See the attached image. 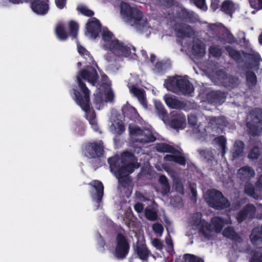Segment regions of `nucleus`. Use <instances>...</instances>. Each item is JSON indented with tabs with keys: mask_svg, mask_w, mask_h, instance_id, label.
I'll list each match as a JSON object with an SVG mask.
<instances>
[{
	"mask_svg": "<svg viewBox=\"0 0 262 262\" xmlns=\"http://www.w3.org/2000/svg\"><path fill=\"white\" fill-rule=\"evenodd\" d=\"M245 76L247 84L249 88L254 87L257 84V77L255 73L251 71H247L245 72Z\"/></svg>",
	"mask_w": 262,
	"mask_h": 262,
	"instance_id": "nucleus-31",
	"label": "nucleus"
},
{
	"mask_svg": "<svg viewBox=\"0 0 262 262\" xmlns=\"http://www.w3.org/2000/svg\"><path fill=\"white\" fill-rule=\"evenodd\" d=\"M152 245L158 250L161 251L163 249L164 245L159 238H155L152 241Z\"/></svg>",
	"mask_w": 262,
	"mask_h": 262,
	"instance_id": "nucleus-55",
	"label": "nucleus"
},
{
	"mask_svg": "<svg viewBox=\"0 0 262 262\" xmlns=\"http://www.w3.org/2000/svg\"><path fill=\"white\" fill-rule=\"evenodd\" d=\"M145 216L149 221H155L157 219L158 215L156 211L151 209L146 208L145 210Z\"/></svg>",
	"mask_w": 262,
	"mask_h": 262,
	"instance_id": "nucleus-45",
	"label": "nucleus"
},
{
	"mask_svg": "<svg viewBox=\"0 0 262 262\" xmlns=\"http://www.w3.org/2000/svg\"><path fill=\"white\" fill-rule=\"evenodd\" d=\"M202 216L201 212L194 213L191 216V224L195 226L205 238L209 239L211 236V225L202 219Z\"/></svg>",
	"mask_w": 262,
	"mask_h": 262,
	"instance_id": "nucleus-11",
	"label": "nucleus"
},
{
	"mask_svg": "<svg viewBox=\"0 0 262 262\" xmlns=\"http://www.w3.org/2000/svg\"><path fill=\"white\" fill-rule=\"evenodd\" d=\"M128 130L130 136L140 137V138H141L142 134L143 133L144 129H142L137 125L132 126L129 125Z\"/></svg>",
	"mask_w": 262,
	"mask_h": 262,
	"instance_id": "nucleus-41",
	"label": "nucleus"
},
{
	"mask_svg": "<svg viewBox=\"0 0 262 262\" xmlns=\"http://www.w3.org/2000/svg\"><path fill=\"white\" fill-rule=\"evenodd\" d=\"M255 186L259 190L262 191V174L259 176L256 182Z\"/></svg>",
	"mask_w": 262,
	"mask_h": 262,
	"instance_id": "nucleus-64",
	"label": "nucleus"
},
{
	"mask_svg": "<svg viewBox=\"0 0 262 262\" xmlns=\"http://www.w3.org/2000/svg\"><path fill=\"white\" fill-rule=\"evenodd\" d=\"M221 10L227 15H232L234 12V5L232 2L230 0L224 1L222 4Z\"/></svg>",
	"mask_w": 262,
	"mask_h": 262,
	"instance_id": "nucleus-34",
	"label": "nucleus"
},
{
	"mask_svg": "<svg viewBox=\"0 0 262 262\" xmlns=\"http://www.w3.org/2000/svg\"><path fill=\"white\" fill-rule=\"evenodd\" d=\"M123 115L130 120H134L137 118L138 114L136 110L132 106H123L122 108Z\"/></svg>",
	"mask_w": 262,
	"mask_h": 262,
	"instance_id": "nucleus-29",
	"label": "nucleus"
},
{
	"mask_svg": "<svg viewBox=\"0 0 262 262\" xmlns=\"http://www.w3.org/2000/svg\"><path fill=\"white\" fill-rule=\"evenodd\" d=\"M81 56L83 57L85 59L86 62L90 64L93 63L94 61V58L93 56L90 54V52L88 51V53H85L82 54Z\"/></svg>",
	"mask_w": 262,
	"mask_h": 262,
	"instance_id": "nucleus-60",
	"label": "nucleus"
},
{
	"mask_svg": "<svg viewBox=\"0 0 262 262\" xmlns=\"http://www.w3.org/2000/svg\"><path fill=\"white\" fill-rule=\"evenodd\" d=\"M134 153L125 151L121 154L122 165L120 172L121 173L129 174L133 173L135 169L139 168L140 164Z\"/></svg>",
	"mask_w": 262,
	"mask_h": 262,
	"instance_id": "nucleus-10",
	"label": "nucleus"
},
{
	"mask_svg": "<svg viewBox=\"0 0 262 262\" xmlns=\"http://www.w3.org/2000/svg\"><path fill=\"white\" fill-rule=\"evenodd\" d=\"M107 162L110 165L111 171L116 175L120 173L121 169V157L120 158L118 155H116L112 157H110L107 159Z\"/></svg>",
	"mask_w": 262,
	"mask_h": 262,
	"instance_id": "nucleus-21",
	"label": "nucleus"
},
{
	"mask_svg": "<svg viewBox=\"0 0 262 262\" xmlns=\"http://www.w3.org/2000/svg\"><path fill=\"white\" fill-rule=\"evenodd\" d=\"M254 176L255 171L254 169L249 166H244L237 171L238 178L242 181L250 180Z\"/></svg>",
	"mask_w": 262,
	"mask_h": 262,
	"instance_id": "nucleus-22",
	"label": "nucleus"
},
{
	"mask_svg": "<svg viewBox=\"0 0 262 262\" xmlns=\"http://www.w3.org/2000/svg\"><path fill=\"white\" fill-rule=\"evenodd\" d=\"M185 120V118L183 117H176L171 119L170 125L172 128L174 129L181 128H183Z\"/></svg>",
	"mask_w": 262,
	"mask_h": 262,
	"instance_id": "nucleus-35",
	"label": "nucleus"
},
{
	"mask_svg": "<svg viewBox=\"0 0 262 262\" xmlns=\"http://www.w3.org/2000/svg\"><path fill=\"white\" fill-rule=\"evenodd\" d=\"M219 79L221 84L227 88H235L238 86L239 82V78L237 77L228 75L224 71H220Z\"/></svg>",
	"mask_w": 262,
	"mask_h": 262,
	"instance_id": "nucleus-15",
	"label": "nucleus"
},
{
	"mask_svg": "<svg viewBox=\"0 0 262 262\" xmlns=\"http://www.w3.org/2000/svg\"><path fill=\"white\" fill-rule=\"evenodd\" d=\"M195 5L199 8L205 10L207 7L205 5V0H193Z\"/></svg>",
	"mask_w": 262,
	"mask_h": 262,
	"instance_id": "nucleus-57",
	"label": "nucleus"
},
{
	"mask_svg": "<svg viewBox=\"0 0 262 262\" xmlns=\"http://www.w3.org/2000/svg\"><path fill=\"white\" fill-rule=\"evenodd\" d=\"M250 262H262V253L257 251H254Z\"/></svg>",
	"mask_w": 262,
	"mask_h": 262,
	"instance_id": "nucleus-50",
	"label": "nucleus"
},
{
	"mask_svg": "<svg viewBox=\"0 0 262 262\" xmlns=\"http://www.w3.org/2000/svg\"><path fill=\"white\" fill-rule=\"evenodd\" d=\"M49 0H31L29 3L32 10L37 15H45L49 10Z\"/></svg>",
	"mask_w": 262,
	"mask_h": 262,
	"instance_id": "nucleus-12",
	"label": "nucleus"
},
{
	"mask_svg": "<svg viewBox=\"0 0 262 262\" xmlns=\"http://www.w3.org/2000/svg\"><path fill=\"white\" fill-rule=\"evenodd\" d=\"M222 234L224 237L235 242H239L241 239L240 236L231 226H228L225 228Z\"/></svg>",
	"mask_w": 262,
	"mask_h": 262,
	"instance_id": "nucleus-26",
	"label": "nucleus"
},
{
	"mask_svg": "<svg viewBox=\"0 0 262 262\" xmlns=\"http://www.w3.org/2000/svg\"><path fill=\"white\" fill-rule=\"evenodd\" d=\"M209 52L213 57L219 58L221 56L223 50L217 46H211L209 49Z\"/></svg>",
	"mask_w": 262,
	"mask_h": 262,
	"instance_id": "nucleus-44",
	"label": "nucleus"
},
{
	"mask_svg": "<svg viewBox=\"0 0 262 262\" xmlns=\"http://www.w3.org/2000/svg\"><path fill=\"white\" fill-rule=\"evenodd\" d=\"M156 138L152 134V132L148 129H144L143 133L142 134L141 138L138 139L141 143H146L152 142L156 141Z\"/></svg>",
	"mask_w": 262,
	"mask_h": 262,
	"instance_id": "nucleus-30",
	"label": "nucleus"
},
{
	"mask_svg": "<svg viewBox=\"0 0 262 262\" xmlns=\"http://www.w3.org/2000/svg\"><path fill=\"white\" fill-rule=\"evenodd\" d=\"M115 129L117 135H122L125 130L124 123L121 120L118 121L115 126Z\"/></svg>",
	"mask_w": 262,
	"mask_h": 262,
	"instance_id": "nucleus-48",
	"label": "nucleus"
},
{
	"mask_svg": "<svg viewBox=\"0 0 262 262\" xmlns=\"http://www.w3.org/2000/svg\"><path fill=\"white\" fill-rule=\"evenodd\" d=\"M220 41L223 43L226 42L230 44H233L237 42L236 38L229 31H227L223 35V36L220 38Z\"/></svg>",
	"mask_w": 262,
	"mask_h": 262,
	"instance_id": "nucleus-40",
	"label": "nucleus"
},
{
	"mask_svg": "<svg viewBox=\"0 0 262 262\" xmlns=\"http://www.w3.org/2000/svg\"><path fill=\"white\" fill-rule=\"evenodd\" d=\"M260 154V149L257 146H254L249 151L248 157L250 159L257 160Z\"/></svg>",
	"mask_w": 262,
	"mask_h": 262,
	"instance_id": "nucleus-43",
	"label": "nucleus"
},
{
	"mask_svg": "<svg viewBox=\"0 0 262 262\" xmlns=\"http://www.w3.org/2000/svg\"><path fill=\"white\" fill-rule=\"evenodd\" d=\"M178 17L182 20L192 23L194 20L193 12H189L186 9L183 8L177 13Z\"/></svg>",
	"mask_w": 262,
	"mask_h": 262,
	"instance_id": "nucleus-28",
	"label": "nucleus"
},
{
	"mask_svg": "<svg viewBox=\"0 0 262 262\" xmlns=\"http://www.w3.org/2000/svg\"><path fill=\"white\" fill-rule=\"evenodd\" d=\"M174 30L177 36L181 38L189 37L193 32L191 26L182 23H176Z\"/></svg>",
	"mask_w": 262,
	"mask_h": 262,
	"instance_id": "nucleus-17",
	"label": "nucleus"
},
{
	"mask_svg": "<svg viewBox=\"0 0 262 262\" xmlns=\"http://www.w3.org/2000/svg\"><path fill=\"white\" fill-rule=\"evenodd\" d=\"M157 151L160 152H167L173 154H177L179 151L172 146L165 143H158L156 146Z\"/></svg>",
	"mask_w": 262,
	"mask_h": 262,
	"instance_id": "nucleus-27",
	"label": "nucleus"
},
{
	"mask_svg": "<svg viewBox=\"0 0 262 262\" xmlns=\"http://www.w3.org/2000/svg\"><path fill=\"white\" fill-rule=\"evenodd\" d=\"M159 182L161 184L162 193L164 194H167L170 192V186L168 182L167 178L164 174L160 176Z\"/></svg>",
	"mask_w": 262,
	"mask_h": 262,
	"instance_id": "nucleus-32",
	"label": "nucleus"
},
{
	"mask_svg": "<svg viewBox=\"0 0 262 262\" xmlns=\"http://www.w3.org/2000/svg\"><path fill=\"white\" fill-rule=\"evenodd\" d=\"M244 191L247 195L253 199H256L258 198V195L255 193L254 187L251 183H246Z\"/></svg>",
	"mask_w": 262,
	"mask_h": 262,
	"instance_id": "nucleus-39",
	"label": "nucleus"
},
{
	"mask_svg": "<svg viewBox=\"0 0 262 262\" xmlns=\"http://www.w3.org/2000/svg\"><path fill=\"white\" fill-rule=\"evenodd\" d=\"M251 7L255 9H262V0H249Z\"/></svg>",
	"mask_w": 262,
	"mask_h": 262,
	"instance_id": "nucleus-53",
	"label": "nucleus"
},
{
	"mask_svg": "<svg viewBox=\"0 0 262 262\" xmlns=\"http://www.w3.org/2000/svg\"><path fill=\"white\" fill-rule=\"evenodd\" d=\"M164 99L166 105L170 108L179 109L182 107V103L174 97L165 95Z\"/></svg>",
	"mask_w": 262,
	"mask_h": 262,
	"instance_id": "nucleus-25",
	"label": "nucleus"
},
{
	"mask_svg": "<svg viewBox=\"0 0 262 262\" xmlns=\"http://www.w3.org/2000/svg\"><path fill=\"white\" fill-rule=\"evenodd\" d=\"M165 243L166 245H167L168 247L170 250H173V242L172 240L169 235V234H168V235L165 237Z\"/></svg>",
	"mask_w": 262,
	"mask_h": 262,
	"instance_id": "nucleus-62",
	"label": "nucleus"
},
{
	"mask_svg": "<svg viewBox=\"0 0 262 262\" xmlns=\"http://www.w3.org/2000/svg\"><path fill=\"white\" fill-rule=\"evenodd\" d=\"M130 91L138 99H142L144 98V92L143 90L133 85L130 89Z\"/></svg>",
	"mask_w": 262,
	"mask_h": 262,
	"instance_id": "nucleus-49",
	"label": "nucleus"
},
{
	"mask_svg": "<svg viewBox=\"0 0 262 262\" xmlns=\"http://www.w3.org/2000/svg\"><path fill=\"white\" fill-rule=\"evenodd\" d=\"M73 93L76 103L80 106L82 110L85 113L86 118L89 120L92 128L95 132L99 130V126L96 119L95 112L93 109H91L90 95H82L76 89H73Z\"/></svg>",
	"mask_w": 262,
	"mask_h": 262,
	"instance_id": "nucleus-4",
	"label": "nucleus"
},
{
	"mask_svg": "<svg viewBox=\"0 0 262 262\" xmlns=\"http://www.w3.org/2000/svg\"><path fill=\"white\" fill-rule=\"evenodd\" d=\"M89 185L96 190V193L92 194L93 200L97 204H100L102 202V198L104 194L103 183L100 181L95 180L90 183Z\"/></svg>",
	"mask_w": 262,
	"mask_h": 262,
	"instance_id": "nucleus-16",
	"label": "nucleus"
},
{
	"mask_svg": "<svg viewBox=\"0 0 262 262\" xmlns=\"http://www.w3.org/2000/svg\"><path fill=\"white\" fill-rule=\"evenodd\" d=\"M244 56L245 58V64L247 69H257L259 68L261 58L258 53L244 52Z\"/></svg>",
	"mask_w": 262,
	"mask_h": 262,
	"instance_id": "nucleus-14",
	"label": "nucleus"
},
{
	"mask_svg": "<svg viewBox=\"0 0 262 262\" xmlns=\"http://www.w3.org/2000/svg\"><path fill=\"white\" fill-rule=\"evenodd\" d=\"M164 85L170 91L181 92L184 95L190 94L194 90L192 84L188 79L181 76L169 78L165 81Z\"/></svg>",
	"mask_w": 262,
	"mask_h": 262,
	"instance_id": "nucleus-5",
	"label": "nucleus"
},
{
	"mask_svg": "<svg viewBox=\"0 0 262 262\" xmlns=\"http://www.w3.org/2000/svg\"><path fill=\"white\" fill-rule=\"evenodd\" d=\"M77 10L82 15L87 17H92L94 15V12L92 10L85 6L78 7Z\"/></svg>",
	"mask_w": 262,
	"mask_h": 262,
	"instance_id": "nucleus-47",
	"label": "nucleus"
},
{
	"mask_svg": "<svg viewBox=\"0 0 262 262\" xmlns=\"http://www.w3.org/2000/svg\"><path fill=\"white\" fill-rule=\"evenodd\" d=\"M192 52L196 56L202 57L205 54V48L201 42L193 43L192 48Z\"/></svg>",
	"mask_w": 262,
	"mask_h": 262,
	"instance_id": "nucleus-38",
	"label": "nucleus"
},
{
	"mask_svg": "<svg viewBox=\"0 0 262 262\" xmlns=\"http://www.w3.org/2000/svg\"><path fill=\"white\" fill-rule=\"evenodd\" d=\"M69 32L68 33L63 23H59L56 25L55 28V34L58 40L66 41L68 39L69 36H71L73 39L77 38L79 30L78 24L74 20H71L69 23Z\"/></svg>",
	"mask_w": 262,
	"mask_h": 262,
	"instance_id": "nucleus-9",
	"label": "nucleus"
},
{
	"mask_svg": "<svg viewBox=\"0 0 262 262\" xmlns=\"http://www.w3.org/2000/svg\"><path fill=\"white\" fill-rule=\"evenodd\" d=\"M185 262H204V260L193 254H185L183 256Z\"/></svg>",
	"mask_w": 262,
	"mask_h": 262,
	"instance_id": "nucleus-46",
	"label": "nucleus"
},
{
	"mask_svg": "<svg viewBox=\"0 0 262 262\" xmlns=\"http://www.w3.org/2000/svg\"><path fill=\"white\" fill-rule=\"evenodd\" d=\"M245 148L244 143L241 140H237L233 145L231 150L232 160H235L243 155L244 149Z\"/></svg>",
	"mask_w": 262,
	"mask_h": 262,
	"instance_id": "nucleus-23",
	"label": "nucleus"
},
{
	"mask_svg": "<svg viewBox=\"0 0 262 262\" xmlns=\"http://www.w3.org/2000/svg\"><path fill=\"white\" fill-rule=\"evenodd\" d=\"M207 99L211 103L221 104L226 98V94L221 91H212L208 93Z\"/></svg>",
	"mask_w": 262,
	"mask_h": 262,
	"instance_id": "nucleus-19",
	"label": "nucleus"
},
{
	"mask_svg": "<svg viewBox=\"0 0 262 262\" xmlns=\"http://www.w3.org/2000/svg\"><path fill=\"white\" fill-rule=\"evenodd\" d=\"M250 237L253 244L260 245L262 244V225L252 229Z\"/></svg>",
	"mask_w": 262,
	"mask_h": 262,
	"instance_id": "nucleus-24",
	"label": "nucleus"
},
{
	"mask_svg": "<svg viewBox=\"0 0 262 262\" xmlns=\"http://www.w3.org/2000/svg\"><path fill=\"white\" fill-rule=\"evenodd\" d=\"M205 201L210 207L217 210H222L230 206L229 201L223 193L215 189L209 190L206 192Z\"/></svg>",
	"mask_w": 262,
	"mask_h": 262,
	"instance_id": "nucleus-7",
	"label": "nucleus"
},
{
	"mask_svg": "<svg viewBox=\"0 0 262 262\" xmlns=\"http://www.w3.org/2000/svg\"><path fill=\"white\" fill-rule=\"evenodd\" d=\"M121 13L126 17L128 23L138 30H142L146 27L148 23L143 18L142 11L136 8L132 7L128 4H121Z\"/></svg>",
	"mask_w": 262,
	"mask_h": 262,
	"instance_id": "nucleus-3",
	"label": "nucleus"
},
{
	"mask_svg": "<svg viewBox=\"0 0 262 262\" xmlns=\"http://www.w3.org/2000/svg\"><path fill=\"white\" fill-rule=\"evenodd\" d=\"M99 78L98 73L95 68L91 66L85 67L78 72L76 77L77 82L79 88V91L78 90V92L81 93L82 95L86 94L90 95V91L83 80L95 86L98 82Z\"/></svg>",
	"mask_w": 262,
	"mask_h": 262,
	"instance_id": "nucleus-2",
	"label": "nucleus"
},
{
	"mask_svg": "<svg viewBox=\"0 0 262 262\" xmlns=\"http://www.w3.org/2000/svg\"><path fill=\"white\" fill-rule=\"evenodd\" d=\"M198 122V118L194 115H190L188 116V124L194 126L196 125Z\"/></svg>",
	"mask_w": 262,
	"mask_h": 262,
	"instance_id": "nucleus-58",
	"label": "nucleus"
},
{
	"mask_svg": "<svg viewBox=\"0 0 262 262\" xmlns=\"http://www.w3.org/2000/svg\"><path fill=\"white\" fill-rule=\"evenodd\" d=\"M82 151L86 157L95 160L98 162L97 168L101 166V158L104 154L103 143L102 141L89 142L83 144Z\"/></svg>",
	"mask_w": 262,
	"mask_h": 262,
	"instance_id": "nucleus-6",
	"label": "nucleus"
},
{
	"mask_svg": "<svg viewBox=\"0 0 262 262\" xmlns=\"http://www.w3.org/2000/svg\"><path fill=\"white\" fill-rule=\"evenodd\" d=\"M152 229L155 233L161 234L164 230L163 226L160 223H155L152 226Z\"/></svg>",
	"mask_w": 262,
	"mask_h": 262,
	"instance_id": "nucleus-56",
	"label": "nucleus"
},
{
	"mask_svg": "<svg viewBox=\"0 0 262 262\" xmlns=\"http://www.w3.org/2000/svg\"><path fill=\"white\" fill-rule=\"evenodd\" d=\"M114 35L108 30H104L102 34V39L104 41L103 48L110 51L113 54L118 57H128L132 54L136 56V48L131 45H126L118 39H113Z\"/></svg>",
	"mask_w": 262,
	"mask_h": 262,
	"instance_id": "nucleus-1",
	"label": "nucleus"
},
{
	"mask_svg": "<svg viewBox=\"0 0 262 262\" xmlns=\"http://www.w3.org/2000/svg\"><path fill=\"white\" fill-rule=\"evenodd\" d=\"M118 179L119 184L123 188L127 187L130 183V178L128 174L121 173L120 172L115 175Z\"/></svg>",
	"mask_w": 262,
	"mask_h": 262,
	"instance_id": "nucleus-36",
	"label": "nucleus"
},
{
	"mask_svg": "<svg viewBox=\"0 0 262 262\" xmlns=\"http://www.w3.org/2000/svg\"><path fill=\"white\" fill-rule=\"evenodd\" d=\"M134 251L138 257L142 260H147L151 254V252L146 245L142 243H137L134 248Z\"/></svg>",
	"mask_w": 262,
	"mask_h": 262,
	"instance_id": "nucleus-20",
	"label": "nucleus"
},
{
	"mask_svg": "<svg viewBox=\"0 0 262 262\" xmlns=\"http://www.w3.org/2000/svg\"><path fill=\"white\" fill-rule=\"evenodd\" d=\"M67 1V0H55V3L58 8L62 9L66 5Z\"/></svg>",
	"mask_w": 262,
	"mask_h": 262,
	"instance_id": "nucleus-61",
	"label": "nucleus"
},
{
	"mask_svg": "<svg viewBox=\"0 0 262 262\" xmlns=\"http://www.w3.org/2000/svg\"><path fill=\"white\" fill-rule=\"evenodd\" d=\"M86 29L92 38L95 39L101 31V24L100 21L94 18V20L86 23Z\"/></svg>",
	"mask_w": 262,
	"mask_h": 262,
	"instance_id": "nucleus-18",
	"label": "nucleus"
},
{
	"mask_svg": "<svg viewBox=\"0 0 262 262\" xmlns=\"http://www.w3.org/2000/svg\"><path fill=\"white\" fill-rule=\"evenodd\" d=\"M174 162L181 165H185L186 160L185 158L182 156H176Z\"/></svg>",
	"mask_w": 262,
	"mask_h": 262,
	"instance_id": "nucleus-59",
	"label": "nucleus"
},
{
	"mask_svg": "<svg viewBox=\"0 0 262 262\" xmlns=\"http://www.w3.org/2000/svg\"><path fill=\"white\" fill-rule=\"evenodd\" d=\"M247 127L249 130V134L252 136L257 135L258 132V127L250 122L247 123Z\"/></svg>",
	"mask_w": 262,
	"mask_h": 262,
	"instance_id": "nucleus-52",
	"label": "nucleus"
},
{
	"mask_svg": "<svg viewBox=\"0 0 262 262\" xmlns=\"http://www.w3.org/2000/svg\"><path fill=\"white\" fill-rule=\"evenodd\" d=\"M256 212V208L253 204H248L244 207L236 214V219L238 223L244 222L248 216L253 219Z\"/></svg>",
	"mask_w": 262,
	"mask_h": 262,
	"instance_id": "nucleus-13",
	"label": "nucleus"
},
{
	"mask_svg": "<svg viewBox=\"0 0 262 262\" xmlns=\"http://www.w3.org/2000/svg\"><path fill=\"white\" fill-rule=\"evenodd\" d=\"M212 225L213 226L216 232H220L224 226V220L220 216H214L211 220Z\"/></svg>",
	"mask_w": 262,
	"mask_h": 262,
	"instance_id": "nucleus-33",
	"label": "nucleus"
},
{
	"mask_svg": "<svg viewBox=\"0 0 262 262\" xmlns=\"http://www.w3.org/2000/svg\"><path fill=\"white\" fill-rule=\"evenodd\" d=\"M226 51L228 53L229 55L235 61H238L242 59V55L239 51L235 50L233 47L227 46L225 47Z\"/></svg>",
	"mask_w": 262,
	"mask_h": 262,
	"instance_id": "nucleus-37",
	"label": "nucleus"
},
{
	"mask_svg": "<svg viewBox=\"0 0 262 262\" xmlns=\"http://www.w3.org/2000/svg\"><path fill=\"white\" fill-rule=\"evenodd\" d=\"M165 64L162 61H158L155 65L154 71L157 73H163L165 70Z\"/></svg>",
	"mask_w": 262,
	"mask_h": 262,
	"instance_id": "nucleus-51",
	"label": "nucleus"
},
{
	"mask_svg": "<svg viewBox=\"0 0 262 262\" xmlns=\"http://www.w3.org/2000/svg\"><path fill=\"white\" fill-rule=\"evenodd\" d=\"M130 244L127 238L122 233H118L115 238L114 256L119 260L126 258L130 251Z\"/></svg>",
	"mask_w": 262,
	"mask_h": 262,
	"instance_id": "nucleus-8",
	"label": "nucleus"
},
{
	"mask_svg": "<svg viewBox=\"0 0 262 262\" xmlns=\"http://www.w3.org/2000/svg\"><path fill=\"white\" fill-rule=\"evenodd\" d=\"M155 107L157 111L158 115L162 118L167 117V113L165 110L164 106L160 101H156L155 102Z\"/></svg>",
	"mask_w": 262,
	"mask_h": 262,
	"instance_id": "nucleus-42",
	"label": "nucleus"
},
{
	"mask_svg": "<svg viewBox=\"0 0 262 262\" xmlns=\"http://www.w3.org/2000/svg\"><path fill=\"white\" fill-rule=\"evenodd\" d=\"M217 143L221 146L223 152L224 151L226 148V139L223 136H220L215 138Z\"/></svg>",
	"mask_w": 262,
	"mask_h": 262,
	"instance_id": "nucleus-54",
	"label": "nucleus"
},
{
	"mask_svg": "<svg viewBox=\"0 0 262 262\" xmlns=\"http://www.w3.org/2000/svg\"><path fill=\"white\" fill-rule=\"evenodd\" d=\"M134 209L138 213H141L144 209V205L141 203H137L134 206Z\"/></svg>",
	"mask_w": 262,
	"mask_h": 262,
	"instance_id": "nucleus-63",
	"label": "nucleus"
}]
</instances>
